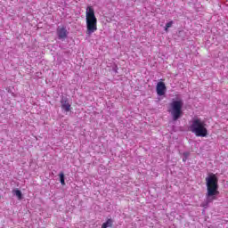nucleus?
<instances>
[{
    "instance_id": "f257e3e1",
    "label": "nucleus",
    "mask_w": 228,
    "mask_h": 228,
    "mask_svg": "<svg viewBox=\"0 0 228 228\" xmlns=\"http://www.w3.org/2000/svg\"><path fill=\"white\" fill-rule=\"evenodd\" d=\"M205 181L207 186L206 206H208V204H211L213 200H216L218 199V195H220V191H218V176L211 173L206 177Z\"/></svg>"
},
{
    "instance_id": "f03ea898",
    "label": "nucleus",
    "mask_w": 228,
    "mask_h": 228,
    "mask_svg": "<svg viewBox=\"0 0 228 228\" xmlns=\"http://www.w3.org/2000/svg\"><path fill=\"white\" fill-rule=\"evenodd\" d=\"M86 35H87V37H90V35L97 31V17H95V10H94V7L92 6H87L86 8Z\"/></svg>"
},
{
    "instance_id": "7ed1b4c3",
    "label": "nucleus",
    "mask_w": 228,
    "mask_h": 228,
    "mask_svg": "<svg viewBox=\"0 0 228 228\" xmlns=\"http://www.w3.org/2000/svg\"><path fill=\"white\" fill-rule=\"evenodd\" d=\"M189 129L191 133H193L195 134V136H200L201 138H206V136H208V128L206 127V121L199 118H192Z\"/></svg>"
},
{
    "instance_id": "20e7f679",
    "label": "nucleus",
    "mask_w": 228,
    "mask_h": 228,
    "mask_svg": "<svg viewBox=\"0 0 228 228\" xmlns=\"http://www.w3.org/2000/svg\"><path fill=\"white\" fill-rule=\"evenodd\" d=\"M183 100L173 101L169 106V113L174 120V122L179 120L180 117H183Z\"/></svg>"
},
{
    "instance_id": "39448f33",
    "label": "nucleus",
    "mask_w": 228,
    "mask_h": 228,
    "mask_svg": "<svg viewBox=\"0 0 228 228\" xmlns=\"http://www.w3.org/2000/svg\"><path fill=\"white\" fill-rule=\"evenodd\" d=\"M57 37L59 40H65L69 37V31H67L65 26L57 28Z\"/></svg>"
},
{
    "instance_id": "423d86ee",
    "label": "nucleus",
    "mask_w": 228,
    "mask_h": 228,
    "mask_svg": "<svg viewBox=\"0 0 228 228\" xmlns=\"http://www.w3.org/2000/svg\"><path fill=\"white\" fill-rule=\"evenodd\" d=\"M61 108L65 111L66 113H69L72 110V106L69 102V98L62 97L61 100Z\"/></svg>"
},
{
    "instance_id": "0eeeda50",
    "label": "nucleus",
    "mask_w": 228,
    "mask_h": 228,
    "mask_svg": "<svg viewBox=\"0 0 228 228\" xmlns=\"http://www.w3.org/2000/svg\"><path fill=\"white\" fill-rule=\"evenodd\" d=\"M167 92V86H165L164 82H159L157 84V94L158 95H163Z\"/></svg>"
},
{
    "instance_id": "6e6552de",
    "label": "nucleus",
    "mask_w": 228,
    "mask_h": 228,
    "mask_svg": "<svg viewBox=\"0 0 228 228\" xmlns=\"http://www.w3.org/2000/svg\"><path fill=\"white\" fill-rule=\"evenodd\" d=\"M13 195H16V197L18 198V200H22V191H20V190L19 189H14L12 191Z\"/></svg>"
},
{
    "instance_id": "1a4fd4ad",
    "label": "nucleus",
    "mask_w": 228,
    "mask_h": 228,
    "mask_svg": "<svg viewBox=\"0 0 228 228\" xmlns=\"http://www.w3.org/2000/svg\"><path fill=\"white\" fill-rule=\"evenodd\" d=\"M113 225V220L108 219L105 223L102 224V228H108Z\"/></svg>"
},
{
    "instance_id": "9d476101",
    "label": "nucleus",
    "mask_w": 228,
    "mask_h": 228,
    "mask_svg": "<svg viewBox=\"0 0 228 228\" xmlns=\"http://www.w3.org/2000/svg\"><path fill=\"white\" fill-rule=\"evenodd\" d=\"M59 177H60L61 184L62 186H65V174H63V172L60 173Z\"/></svg>"
},
{
    "instance_id": "9b49d317",
    "label": "nucleus",
    "mask_w": 228,
    "mask_h": 228,
    "mask_svg": "<svg viewBox=\"0 0 228 228\" xmlns=\"http://www.w3.org/2000/svg\"><path fill=\"white\" fill-rule=\"evenodd\" d=\"M174 24V21H169L166 24L167 28H172V25Z\"/></svg>"
},
{
    "instance_id": "f8f14e48",
    "label": "nucleus",
    "mask_w": 228,
    "mask_h": 228,
    "mask_svg": "<svg viewBox=\"0 0 228 228\" xmlns=\"http://www.w3.org/2000/svg\"><path fill=\"white\" fill-rule=\"evenodd\" d=\"M183 156H190V153H183Z\"/></svg>"
},
{
    "instance_id": "ddd939ff",
    "label": "nucleus",
    "mask_w": 228,
    "mask_h": 228,
    "mask_svg": "<svg viewBox=\"0 0 228 228\" xmlns=\"http://www.w3.org/2000/svg\"><path fill=\"white\" fill-rule=\"evenodd\" d=\"M165 31H168V28H167V26H166V28H165Z\"/></svg>"
},
{
    "instance_id": "4468645a",
    "label": "nucleus",
    "mask_w": 228,
    "mask_h": 228,
    "mask_svg": "<svg viewBox=\"0 0 228 228\" xmlns=\"http://www.w3.org/2000/svg\"><path fill=\"white\" fill-rule=\"evenodd\" d=\"M201 206H202V208H205V207H206V205H204V204H201Z\"/></svg>"
},
{
    "instance_id": "2eb2a0df",
    "label": "nucleus",
    "mask_w": 228,
    "mask_h": 228,
    "mask_svg": "<svg viewBox=\"0 0 228 228\" xmlns=\"http://www.w3.org/2000/svg\"><path fill=\"white\" fill-rule=\"evenodd\" d=\"M183 161H186V159H183Z\"/></svg>"
}]
</instances>
